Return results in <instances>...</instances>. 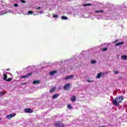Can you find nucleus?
<instances>
[{"instance_id": "obj_16", "label": "nucleus", "mask_w": 127, "mask_h": 127, "mask_svg": "<svg viewBox=\"0 0 127 127\" xmlns=\"http://www.w3.org/2000/svg\"><path fill=\"white\" fill-rule=\"evenodd\" d=\"M101 77H102V73H98L96 78H97L98 79H100V78H101Z\"/></svg>"}, {"instance_id": "obj_28", "label": "nucleus", "mask_w": 127, "mask_h": 127, "mask_svg": "<svg viewBox=\"0 0 127 127\" xmlns=\"http://www.w3.org/2000/svg\"><path fill=\"white\" fill-rule=\"evenodd\" d=\"M118 80H121V79H123V76H119L118 77Z\"/></svg>"}, {"instance_id": "obj_10", "label": "nucleus", "mask_w": 127, "mask_h": 127, "mask_svg": "<svg viewBox=\"0 0 127 127\" xmlns=\"http://www.w3.org/2000/svg\"><path fill=\"white\" fill-rule=\"evenodd\" d=\"M56 73H57V70L52 71L50 72L49 75H50L51 76H53V75H55V74H56Z\"/></svg>"}, {"instance_id": "obj_14", "label": "nucleus", "mask_w": 127, "mask_h": 127, "mask_svg": "<svg viewBox=\"0 0 127 127\" xmlns=\"http://www.w3.org/2000/svg\"><path fill=\"white\" fill-rule=\"evenodd\" d=\"M121 59H122V60H127V56L126 55L122 56L121 57Z\"/></svg>"}, {"instance_id": "obj_21", "label": "nucleus", "mask_w": 127, "mask_h": 127, "mask_svg": "<svg viewBox=\"0 0 127 127\" xmlns=\"http://www.w3.org/2000/svg\"><path fill=\"white\" fill-rule=\"evenodd\" d=\"M11 80H12V78L9 77L8 78H7L5 81L6 82H10V81H11Z\"/></svg>"}, {"instance_id": "obj_5", "label": "nucleus", "mask_w": 127, "mask_h": 127, "mask_svg": "<svg viewBox=\"0 0 127 127\" xmlns=\"http://www.w3.org/2000/svg\"><path fill=\"white\" fill-rule=\"evenodd\" d=\"M71 87H70V83H67L66 84L64 87V89L65 90V91H69V90H70V88Z\"/></svg>"}, {"instance_id": "obj_23", "label": "nucleus", "mask_w": 127, "mask_h": 127, "mask_svg": "<svg viewBox=\"0 0 127 127\" xmlns=\"http://www.w3.org/2000/svg\"><path fill=\"white\" fill-rule=\"evenodd\" d=\"M95 12L99 13V12H104L103 10H98V11H95Z\"/></svg>"}, {"instance_id": "obj_22", "label": "nucleus", "mask_w": 127, "mask_h": 127, "mask_svg": "<svg viewBox=\"0 0 127 127\" xmlns=\"http://www.w3.org/2000/svg\"><path fill=\"white\" fill-rule=\"evenodd\" d=\"M91 64H95L97 63V61H96L95 60H92L91 61Z\"/></svg>"}, {"instance_id": "obj_11", "label": "nucleus", "mask_w": 127, "mask_h": 127, "mask_svg": "<svg viewBox=\"0 0 127 127\" xmlns=\"http://www.w3.org/2000/svg\"><path fill=\"white\" fill-rule=\"evenodd\" d=\"M33 84H35L36 85L40 84V80H34L33 81Z\"/></svg>"}, {"instance_id": "obj_15", "label": "nucleus", "mask_w": 127, "mask_h": 127, "mask_svg": "<svg viewBox=\"0 0 127 127\" xmlns=\"http://www.w3.org/2000/svg\"><path fill=\"white\" fill-rule=\"evenodd\" d=\"M61 18L64 20H67V19H68V17L65 16H62Z\"/></svg>"}, {"instance_id": "obj_20", "label": "nucleus", "mask_w": 127, "mask_h": 127, "mask_svg": "<svg viewBox=\"0 0 127 127\" xmlns=\"http://www.w3.org/2000/svg\"><path fill=\"white\" fill-rule=\"evenodd\" d=\"M67 108L69 110H72V109H73V106H71V105L69 104L67 105Z\"/></svg>"}, {"instance_id": "obj_36", "label": "nucleus", "mask_w": 127, "mask_h": 127, "mask_svg": "<svg viewBox=\"0 0 127 127\" xmlns=\"http://www.w3.org/2000/svg\"><path fill=\"white\" fill-rule=\"evenodd\" d=\"M9 68H8L6 69L7 71H9Z\"/></svg>"}, {"instance_id": "obj_3", "label": "nucleus", "mask_w": 127, "mask_h": 127, "mask_svg": "<svg viewBox=\"0 0 127 127\" xmlns=\"http://www.w3.org/2000/svg\"><path fill=\"white\" fill-rule=\"evenodd\" d=\"M15 116H16V114L15 113L9 114L6 116V119H7L8 120H10L11 118H13V117H15Z\"/></svg>"}, {"instance_id": "obj_26", "label": "nucleus", "mask_w": 127, "mask_h": 127, "mask_svg": "<svg viewBox=\"0 0 127 127\" xmlns=\"http://www.w3.org/2000/svg\"><path fill=\"white\" fill-rule=\"evenodd\" d=\"M118 41H119V40L117 39L115 41H114V42H113L112 43H113V44L117 43V42H118Z\"/></svg>"}, {"instance_id": "obj_33", "label": "nucleus", "mask_w": 127, "mask_h": 127, "mask_svg": "<svg viewBox=\"0 0 127 127\" xmlns=\"http://www.w3.org/2000/svg\"><path fill=\"white\" fill-rule=\"evenodd\" d=\"M41 7H38L37 8V9H41Z\"/></svg>"}, {"instance_id": "obj_27", "label": "nucleus", "mask_w": 127, "mask_h": 127, "mask_svg": "<svg viewBox=\"0 0 127 127\" xmlns=\"http://www.w3.org/2000/svg\"><path fill=\"white\" fill-rule=\"evenodd\" d=\"M107 50H108V48H104L102 49V51H107Z\"/></svg>"}, {"instance_id": "obj_6", "label": "nucleus", "mask_w": 127, "mask_h": 127, "mask_svg": "<svg viewBox=\"0 0 127 127\" xmlns=\"http://www.w3.org/2000/svg\"><path fill=\"white\" fill-rule=\"evenodd\" d=\"M74 78V75H70L65 77V80H70V79H73Z\"/></svg>"}, {"instance_id": "obj_29", "label": "nucleus", "mask_w": 127, "mask_h": 127, "mask_svg": "<svg viewBox=\"0 0 127 127\" xmlns=\"http://www.w3.org/2000/svg\"><path fill=\"white\" fill-rule=\"evenodd\" d=\"M20 1L22 2V3H25V2H26L25 1H24L23 0H21Z\"/></svg>"}, {"instance_id": "obj_19", "label": "nucleus", "mask_w": 127, "mask_h": 127, "mask_svg": "<svg viewBox=\"0 0 127 127\" xmlns=\"http://www.w3.org/2000/svg\"><path fill=\"white\" fill-rule=\"evenodd\" d=\"M4 94H6V93L3 92V91H0V97H2Z\"/></svg>"}, {"instance_id": "obj_32", "label": "nucleus", "mask_w": 127, "mask_h": 127, "mask_svg": "<svg viewBox=\"0 0 127 127\" xmlns=\"http://www.w3.org/2000/svg\"><path fill=\"white\" fill-rule=\"evenodd\" d=\"M87 82H88V83H91V82H93V81H90V80H88Z\"/></svg>"}, {"instance_id": "obj_8", "label": "nucleus", "mask_w": 127, "mask_h": 127, "mask_svg": "<svg viewBox=\"0 0 127 127\" xmlns=\"http://www.w3.org/2000/svg\"><path fill=\"white\" fill-rule=\"evenodd\" d=\"M31 75H32V73L30 72L28 73L27 74H26L24 76H22L21 78H28V77H29L30 76H31Z\"/></svg>"}, {"instance_id": "obj_24", "label": "nucleus", "mask_w": 127, "mask_h": 127, "mask_svg": "<svg viewBox=\"0 0 127 127\" xmlns=\"http://www.w3.org/2000/svg\"><path fill=\"white\" fill-rule=\"evenodd\" d=\"M28 13L29 14H32V13H33V12L32 11H28Z\"/></svg>"}, {"instance_id": "obj_2", "label": "nucleus", "mask_w": 127, "mask_h": 127, "mask_svg": "<svg viewBox=\"0 0 127 127\" xmlns=\"http://www.w3.org/2000/svg\"><path fill=\"white\" fill-rule=\"evenodd\" d=\"M54 126H55L56 127H64V125L60 124V121L55 122Z\"/></svg>"}, {"instance_id": "obj_12", "label": "nucleus", "mask_w": 127, "mask_h": 127, "mask_svg": "<svg viewBox=\"0 0 127 127\" xmlns=\"http://www.w3.org/2000/svg\"><path fill=\"white\" fill-rule=\"evenodd\" d=\"M71 102H75L76 101V96L74 95L70 98Z\"/></svg>"}, {"instance_id": "obj_13", "label": "nucleus", "mask_w": 127, "mask_h": 127, "mask_svg": "<svg viewBox=\"0 0 127 127\" xmlns=\"http://www.w3.org/2000/svg\"><path fill=\"white\" fill-rule=\"evenodd\" d=\"M60 95L59 94H55L54 95H53V99H56L57 98H58L59 97Z\"/></svg>"}, {"instance_id": "obj_31", "label": "nucleus", "mask_w": 127, "mask_h": 127, "mask_svg": "<svg viewBox=\"0 0 127 127\" xmlns=\"http://www.w3.org/2000/svg\"><path fill=\"white\" fill-rule=\"evenodd\" d=\"M14 6H15V7L18 6V4H14Z\"/></svg>"}, {"instance_id": "obj_35", "label": "nucleus", "mask_w": 127, "mask_h": 127, "mask_svg": "<svg viewBox=\"0 0 127 127\" xmlns=\"http://www.w3.org/2000/svg\"><path fill=\"white\" fill-rule=\"evenodd\" d=\"M98 127H106L105 126H98Z\"/></svg>"}, {"instance_id": "obj_1", "label": "nucleus", "mask_w": 127, "mask_h": 127, "mask_svg": "<svg viewBox=\"0 0 127 127\" xmlns=\"http://www.w3.org/2000/svg\"><path fill=\"white\" fill-rule=\"evenodd\" d=\"M124 101V97L123 96H120L116 97L114 100L112 101V104L114 106L116 107H120V104Z\"/></svg>"}, {"instance_id": "obj_4", "label": "nucleus", "mask_w": 127, "mask_h": 127, "mask_svg": "<svg viewBox=\"0 0 127 127\" xmlns=\"http://www.w3.org/2000/svg\"><path fill=\"white\" fill-rule=\"evenodd\" d=\"M24 112L28 114H31L32 113H33V109H31L30 108H25L24 109Z\"/></svg>"}, {"instance_id": "obj_9", "label": "nucleus", "mask_w": 127, "mask_h": 127, "mask_svg": "<svg viewBox=\"0 0 127 127\" xmlns=\"http://www.w3.org/2000/svg\"><path fill=\"white\" fill-rule=\"evenodd\" d=\"M123 44H125L124 41H122V42L116 43L115 44V46H120L121 45H123Z\"/></svg>"}, {"instance_id": "obj_7", "label": "nucleus", "mask_w": 127, "mask_h": 127, "mask_svg": "<svg viewBox=\"0 0 127 127\" xmlns=\"http://www.w3.org/2000/svg\"><path fill=\"white\" fill-rule=\"evenodd\" d=\"M57 87H52L50 90V93L51 94H52L53 93H54L55 91H56Z\"/></svg>"}, {"instance_id": "obj_18", "label": "nucleus", "mask_w": 127, "mask_h": 127, "mask_svg": "<svg viewBox=\"0 0 127 127\" xmlns=\"http://www.w3.org/2000/svg\"><path fill=\"white\" fill-rule=\"evenodd\" d=\"M91 5H92V4H91V3H86V4H84L83 5V6H91Z\"/></svg>"}, {"instance_id": "obj_30", "label": "nucleus", "mask_w": 127, "mask_h": 127, "mask_svg": "<svg viewBox=\"0 0 127 127\" xmlns=\"http://www.w3.org/2000/svg\"><path fill=\"white\" fill-rule=\"evenodd\" d=\"M114 72L115 73V74H118V73H119V71H114Z\"/></svg>"}, {"instance_id": "obj_25", "label": "nucleus", "mask_w": 127, "mask_h": 127, "mask_svg": "<svg viewBox=\"0 0 127 127\" xmlns=\"http://www.w3.org/2000/svg\"><path fill=\"white\" fill-rule=\"evenodd\" d=\"M53 17H54V18H58V15H54Z\"/></svg>"}, {"instance_id": "obj_17", "label": "nucleus", "mask_w": 127, "mask_h": 127, "mask_svg": "<svg viewBox=\"0 0 127 127\" xmlns=\"http://www.w3.org/2000/svg\"><path fill=\"white\" fill-rule=\"evenodd\" d=\"M7 79V75L4 74L3 77V79L4 80V81H6Z\"/></svg>"}, {"instance_id": "obj_34", "label": "nucleus", "mask_w": 127, "mask_h": 127, "mask_svg": "<svg viewBox=\"0 0 127 127\" xmlns=\"http://www.w3.org/2000/svg\"><path fill=\"white\" fill-rule=\"evenodd\" d=\"M39 13H42V11H40Z\"/></svg>"}]
</instances>
